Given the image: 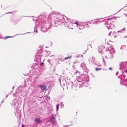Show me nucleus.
<instances>
[{"mask_svg": "<svg viewBox=\"0 0 127 127\" xmlns=\"http://www.w3.org/2000/svg\"><path fill=\"white\" fill-rule=\"evenodd\" d=\"M35 122L37 123H38L40 122V118H35L34 120Z\"/></svg>", "mask_w": 127, "mask_h": 127, "instance_id": "1", "label": "nucleus"}, {"mask_svg": "<svg viewBox=\"0 0 127 127\" xmlns=\"http://www.w3.org/2000/svg\"><path fill=\"white\" fill-rule=\"evenodd\" d=\"M39 87L43 90H45L46 89V87L44 86L40 85L39 86Z\"/></svg>", "mask_w": 127, "mask_h": 127, "instance_id": "2", "label": "nucleus"}, {"mask_svg": "<svg viewBox=\"0 0 127 127\" xmlns=\"http://www.w3.org/2000/svg\"><path fill=\"white\" fill-rule=\"evenodd\" d=\"M55 118L53 117L51 119V122L53 123L55 122Z\"/></svg>", "mask_w": 127, "mask_h": 127, "instance_id": "3", "label": "nucleus"}, {"mask_svg": "<svg viewBox=\"0 0 127 127\" xmlns=\"http://www.w3.org/2000/svg\"><path fill=\"white\" fill-rule=\"evenodd\" d=\"M71 57H72V56H69V57H66V58H65L64 59V60H66V59H69V58H71Z\"/></svg>", "mask_w": 127, "mask_h": 127, "instance_id": "4", "label": "nucleus"}, {"mask_svg": "<svg viewBox=\"0 0 127 127\" xmlns=\"http://www.w3.org/2000/svg\"><path fill=\"white\" fill-rule=\"evenodd\" d=\"M59 104H58L57 105H56V108H57V110L58 111V110L59 109Z\"/></svg>", "mask_w": 127, "mask_h": 127, "instance_id": "5", "label": "nucleus"}, {"mask_svg": "<svg viewBox=\"0 0 127 127\" xmlns=\"http://www.w3.org/2000/svg\"><path fill=\"white\" fill-rule=\"evenodd\" d=\"M74 24H76L77 25V27H78V26H79L80 25L79 24H78V22H75V23H74Z\"/></svg>", "mask_w": 127, "mask_h": 127, "instance_id": "6", "label": "nucleus"}, {"mask_svg": "<svg viewBox=\"0 0 127 127\" xmlns=\"http://www.w3.org/2000/svg\"><path fill=\"white\" fill-rule=\"evenodd\" d=\"M83 55H78V57H83Z\"/></svg>", "mask_w": 127, "mask_h": 127, "instance_id": "7", "label": "nucleus"}, {"mask_svg": "<svg viewBox=\"0 0 127 127\" xmlns=\"http://www.w3.org/2000/svg\"><path fill=\"white\" fill-rule=\"evenodd\" d=\"M44 63H41L40 64V65L41 66H43L44 65Z\"/></svg>", "mask_w": 127, "mask_h": 127, "instance_id": "8", "label": "nucleus"}, {"mask_svg": "<svg viewBox=\"0 0 127 127\" xmlns=\"http://www.w3.org/2000/svg\"><path fill=\"white\" fill-rule=\"evenodd\" d=\"M98 68H96L95 69V70L96 71H97L98 70ZM100 68H98L99 70H100Z\"/></svg>", "mask_w": 127, "mask_h": 127, "instance_id": "9", "label": "nucleus"}, {"mask_svg": "<svg viewBox=\"0 0 127 127\" xmlns=\"http://www.w3.org/2000/svg\"><path fill=\"white\" fill-rule=\"evenodd\" d=\"M11 37L10 36H7V37H5V38H9V37Z\"/></svg>", "mask_w": 127, "mask_h": 127, "instance_id": "10", "label": "nucleus"}, {"mask_svg": "<svg viewBox=\"0 0 127 127\" xmlns=\"http://www.w3.org/2000/svg\"><path fill=\"white\" fill-rule=\"evenodd\" d=\"M109 69L111 70H112V69L111 67H110L109 68Z\"/></svg>", "mask_w": 127, "mask_h": 127, "instance_id": "11", "label": "nucleus"}, {"mask_svg": "<svg viewBox=\"0 0 127 127\" xmlns=\"http://www.w3.org/2000/svg\"><path fill=\"white\" fill-rule=\"evenodd\" d=\"M101 47L102 48H104V47L103 46H100V48Z\"/></svg>", "mask_w": 127, "mask_h": 127, "instance_id": "12", "label": "nucleus"}, {"mask_svg": "<svg viewBox=\"0 0 127 127\" xmlns=\"http://www.w3.org/2000/svg\"><path fill=\"white\" fill-rule=\"evenodd\" d=\"M126 73H127V69L126 70Z\"/></svg>", "mask_w": 127, "mask_h": 127, "instance_id": "13", "label": "nucleus"}, {"mask_svg": "<svg viewBox=\"0 0 127 127\" xmlns=\"http://www.w3.org/2000/svg\"><path fill=\"white\" fill-rule=\"evenodd\" d=\"M24 125H23L22 126V127H24Z\"/></svg>", "mask_w": 127, "mask_h": 127, "instance_id": "14", "label": "nucleus"}, {"mask_svg": "<svg viewBox=\"0 0 127 127\" xmlns=\"http://www.w3.org/2000/svg\"><path fill=\"white\" fill-rule=\"evenodd\" d=\"M36 33H37V30H36Z\"/></svg>", "mask_w": 127, "mask_h": 127, "instance_id": "15", "label": "nucleus"}, {"mask_svg": "<svg viewBox=\"0 0 127 127\" xmlns=\"http://www.w3.org/2000/svg\"><path fill=\"white\" fill-rule=\"evenodd\" d=\"M3 101H2V102H3Z\"/></svg>", "mask_w": 127, "mask_h": 127, "instance_id": "16", "label": "nucleus"}]
</instances>
